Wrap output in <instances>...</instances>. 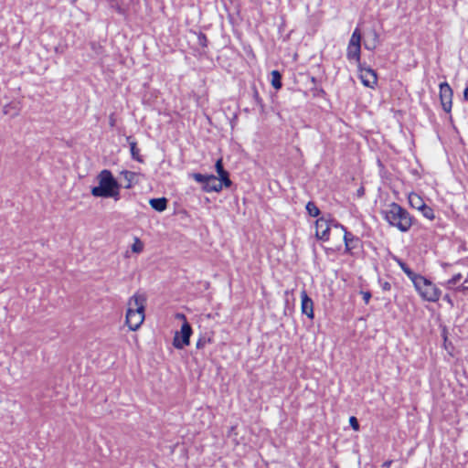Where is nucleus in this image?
I'll return each mask as SVG.
<instances>
[{"label":"nucleus","instance_id":"34","mask_svg":"<svg viewBox=\"0 0 468 468\" xmlns=\"http://www.w3.org/2000/svg\"><path fill=\"white\" fill-rule=\"evenodd\" d=\"M361 293L363 295V300H364L365 303L367 304L372 296L370 292H361Z\"/></svg>","mask_w":468,"mask_h":468},{"label":"nucleus","instance_id":"11","mask_svg":"<svg viewBox=\"0 0 468 468\" xmlns=\"http://www.w3.org/2000/svg\"><path fill=\"white\" fill-rule=\"evenodd\" d=\"M216 171L218 175V181L222 183L223 186L230 187L232 186V181L229 178V173L224 168L222 159H218L215 164Z\"/></svg>","mask_w":468,"mask_h":468},{"label":"nucleus","instance_id":"24","mask_svg":"<svg viewBox=\"0 0 468 468\" xmlns=\"http://www.w3.org/2000/svg\"><path fill=\"white\" fill-rule=\"evenodd\" d=\"M362 35L360 29L356 27L350 37L348 45L350 46H361Z\"/></svg>","mask_w":468,"mask_h":468},{"label":"nucleus","instance_id":"35","mask_svg":"<svg viewBox=\"0 0 468 468\" xmlns=\"http://www.w3.org/2000/svg\"><path fill=\"white\" fill-rule=\"evenodd\" d=\"M442 299L443 301L447 302L452 307L454 305L453 301L449 294H445Z\"/></svg>","mask_w":468,"mask_h":468},{"label":"nucleus","instance_id":"21","mask_svg":"<svg viewBox=\"0 0 468 468\" xmlns=\"http://www.w3.org/2000/svg\"><path fill=\"white\" fill-rule=\"evenodd\" d=\"M463 278L461 273H457L453 275L451 279H449L447 282L441 283L442 286H444L448 290H452L457 286V284L460 282L461 279Z\"/></svg>","mask_w":468,"mask_h":468},{"label":"nucleus","instance_id":"22","mask_svg":"<svg viewBox=\"0 0 468 468\" xmlns=\"http://www.w3.org/2000/svg\"><path fill=\"white\" fill-rule=\"evenodd\" d=\"M121 175L124 177V179L127 182V184L124 186V188H126V189L132 188L133 181L134 177L136 176V173L131 172L128 170H123L121 172Z\"/></svg>","mask_w":468,"mask_h":468},{"label":"nucleus","instance_id":"39","mask_svg":"<svg viewBox=\"0 0 468 468\" xmlns=\"http://www.w3.org/2000/svg\"><path fill=\"white\" fill-rule=\"evenodd\" d=\"M463 99L468 101V86L465 87L463 90Z\"/></svg>","mask_w":468,"mask_h":468},{"label":"nucleus","instance_id":"29","mask_svg":"<svg viewBox=\"0 0 468 468\" xmlns=\"http://www.w3.org/2000/svg\"><path fill=\"white\" fill-rule=\"evenodd\" d=\"M197 43L202 48H207V47L208 40H207V37L206 34H204L203 32H199L197 34Z\"/></svg>","mask_w":468,"mask_h":468},{"label":"nucleus","instance_id":"16","mask_svg":"<svg viewBox=\"0 0 468 468\" xmlns=\"http://www.w3.org/2000/svg\"><path fill=\"white\" fill-rule=\"evenodd\" d=\"M149 204L157 212H163L167 208L168 199L165 197L151 198Z\"/></svg>","mask_w":468,"mask_h":468},{"label":"nucleus","instance_id":"17","mask_svg":"<svg viewBox=\"0 0 468 468\" xmlns=\"http://www.w3.org/2000/svg\"><path fill=\"white\" fill-rule=\"evenodd\" d=\"M126 140L129 143L132 158L139 163H144V158L140 154V150L137 147V143L134 140H133L131 136H128Z\"/></svg>","mask_w":468,"mask_h":468},{"label":"nucleus","instance_id":"42","mask_svg":"<svg viewBox=\"0 0 468 468\" xmlns=\"http://www.w3.org/2000/svg\"><path fill=\"white\" fill-rule=\"evenodd\" d=\"M116 11L119 13V14H123L124 13V10L120 6V5H116Z\"/></svg>","mask_w":468,"mask_h":468},{"label":"nucleus","instance_id":"26","mask_svg":"<svg viewBox=\"0 0 468 468\" xmlns=\"http://www.w3.org/2000/svg\"><path fill=\"white\" fill-rule=\"evenodd\" d=\"M132 251L134 253H141L144 250V243L141 241V239L137 237L134 238V242L133 243Z\"/></svg>","mask_w":468,"mask_h":468},{"label":"nucleus","instance_id":"23","mask_svg":"<svg viewBox=\"0 0 468 468\" xmlns=\"http://www.w3.org/2000/svg\"><path fill=\"white\" fill-rule=\"evenodd\" d=\"M305 209L308 215L313 218H317L321 213L320 209L314 201H309L305 206Z\"/></svg>","mask_w":468,"mask_h":468},{"label":"nucleus","instance_id":"19","mask_svg":"<svg viewBox=\"0 0 468 468\" xmlns=\"http://www.w3.org/2000/svg\"><path fill=\"white\" fill-rule=\"evenodd\" d=\"M252 90V101L259 108V112L261 113L264 112L265 105L263 103L262 98L260 96L257 87L253 84L251 87Z\"/></svg>","mask_w":468,"mask_h":468},{"label":"nucleus","instance_id":"28","mask_svg":"<svg viewBox=\"0 0 468 468\" xmlns=\"http://www.w3.org/2000/svg\"><path fill=\"white\" fill-rule=\"evenodd\" d=\"M209 175H203L200 173H194L192 175V177L197 182L202 184L203 186L206 185V182L207 181V177Z\"/></svg>","mask_w":468,"mask_h":468},{"label":"nucleus","instance_id":"8","mask_svg":"<svg viewBox=\"0 0 468 468\" xmlns=\"http://www.w3.org/2000/svg\"><path fill=\"white\" fill-rule=\"evenodd\" d=\"M345 252L354 255L362 247L361 239L349 231L344 234Z\"/></svg>","mask_w":468,"mask_h":468},{"label":"nucleus","instance_id":"10","mask_svg":"<svg viewBox=\"0 0 468 468\" xmlns=\"http://www.w3.org/2000/svg\"><path fill=\"white\" fill-rule=\"evenodd\" d=\"M301 310L302 314H305L308 318H314V302L308 296L305 290L301 292Z\"/></svg>","mask_w":468,"mask_h":468},{"label":"nucleus","instance_id":"25","mask_svg":"<svg viewBox=\"0 0 468 468\" xmlns=\"http://www.w3.org/2000/svg\"><path fill=\"white\" fill-rule=\"evenodd\" d=\"M419 211L421 212L422 216L430 220H433L435 218L434 210L428 205H424Z\"/></svg>","mask_w":468,"mask_h":468},{"label":"nucleus","instance_id":"41","mask_svg":"<svg viewBox=\"0 0 468 468\" xmlns=\"http://www.w3.org/2000/svg\"><path fill=\"white\" fill-rule=\"evenodd\" d=\"M176 318L182 319V320H184V322L186 321V317L184 314H177Z\"/></svg>","mask_w":468,"mask_h":468},{"label":"nucleus","instance_id":"27","mask_svg":"<svg viewBox=\"0 0 468 468\" xmlns=\"http://www.w3.org/2000/svg\"><path fill=\"white\" fill-rule=\"evenodd\" d=\"M211 343V338L207 335H200L197 339L196 346L197 349L204 348L207 344Z\"/></svg>","mask_w":468,"mask_h":468},{"label":"nucleus","instance_id":"2","mask_svg":"<svg viewBox=\"0 0 468 468\" xmlns=\"http://www.w3.org/2000/svg\"><path fill=\"white\" fill-rule=\"evenodd\" d=\"M99 185L91 187L90 193L95 197L120 199L121 185L111 170L103 169L97 176Z\"/></svg>","mask_w":468,"mask_h":468},{"label":"nucleus","instance_id":"4","mask_svg":"<svg viewBox=\"0 0 468 468\" xmlns=\"http://www.w3.org/2000/svg\"><path fill=\"white\" fill-rule=\"evenodd\" d=\"M413 285L424 301L436 303L441 295V291L431 281L422 275L416 279Z\"/></svg>","mask_w":468,"mask_h":468},{"label":"nucleus","instance_id":"6","mask_svg":"<svg viewBox=\"0 0 468 468\" xmlns=\"http://www.w3.org/2000/svg\"><path fill=\"white\" fill-rule=\"evenodd\" d=\"M440 101L443 111L450 113L452 107L453 91L448 82L444 81L440 83Z\"/></svg>","mask_w":468,"mask_h":468},{"label":"nucleus","instance_id":"7","mask_svg":"<svg viewBox=\"0 0 468 468\" xmlns=\"http://www.w3.org/2000/svg\"><path fill=\"white\" fill-rule=\"evenodd\" d=\"M357 69L360 73V80L366 87L372 88L378 82L376 71L367 66L366 63L357 64Z\"/></svg>","mask_w":468,"mask_h":468},{"label":"nucleus","instance_id":"12","mask_svg":"<svg viewBox=\"0 0 468 468\" xmlns=\"http://www.w3.org/2000/svg\"><path fill=\"white\" fill-rule=\"evenodd\" d=\"M206 185L202 186L204 192H220L223 188L222 183L218 181V177L214 175H209Z\"/></svg>","mask_w":468,"mask_h":468},{"label":"nucleus","instance_id":"15","mask_svg":"<svg viewBox=\"0 0 468 468\" xmlns=\"http://www.w3.org/2000/svg\"><path fill=\"white\" fill-rule=\"evenodd\" d=\"M361 55V46H347L346 49V58L349 61H355L357 64L361 63L360 61Z\"/></svg>","mask_w":468,"mask_h":468},{"label":"nucleus","instance_id":"38","mask_svg":"<svg viewBox=\"0 0 468 468\" xmlns=\"http://www.w3.org/2000/svg\"><path fill=\"white\" fill-rule=\"evenodd\" d=\"M391 463L392 460H388L382 463L381 468H389Z\"/></svg>","mask_w":468,"mask_h":468},{"label":"nucleus","instance_id":"5","mask_svg":"<svg viewBox=\"0 0 468 468\" xmlns=\"http://www.w3.org/2000/svg\"><path fill=\"white\" fill-rule=\"evenodd\" d=\"M192 334L193 330L191 324L187 321H185L182 324L180 331L176 332L173 340V346L176 349H183L185 346L190 344V336Z\"/></svg>","mask_w":468,"mask_h":468},{"label":"nucleus","instance_id":"40","mask_svg":"<svg viewBox=\"0 0 468 468\" xmlns=\"http://www.w3.org/2000/svg\"><path fill=\"white\" fill-rule=\"evenodd\" d=\"M310 81L313 83L314 86H317L318 80L315 77H311Z\"/></svg>","mask_w":468,"mask_h":468},{"label":"nucleus","instance_id":"3","mask_svg":"<svg viewBox=\"0 0 468 468\" xmlns=\"http://www.w3.org/2000/svg\"><path fill=\"white\" fill-rule=\"evenodd\" d=\"M144 295L134 294L129 300V308L126 313V324L132 331H136L144 320Z\"/></svg>","mask_w":468,"mask_h":468},{"label":"nucleus","instance_id":"9","mask_svg":"<svg viewBox=\"0 0 468 468\" xmlns=\"http://www.w3.org/2000/svg\"><path fill=\"white\" fill-rule=\"evenodd\" d=\"M316 233L315 236L318 239L327 241L330 237L331 225L324 217L319 218L315 221Z\"/></svg>","mask_w":468,"mask_h":468},{"label":"nucleus","instance_id":"14","mask_svg":"<svg viewBox=\"0 0 468 468\" xmlns=\"http://www.w3.org/2000/svg\"><path fill=\"white\" fill-rule=\"evenodd\" d=\"M393 260L397 262V264L400 267L403 272L407 275V277L412 282H416V279L420 275L415 273L406 262H404L400 258L397 256H393Z\"/></svg>","mask_w":468,"mask_h":468},{"label":"nucleus","instance_id":"20","mask_svg":"<svg viewBox=\"0 0 468 468\" xmlns=\"http://www.w3.org/2000/svg\"><path fill=\"white\" fill-rule=\"evenodd\" d=\"M271 74V86L276 90H279L282 87V75L277 69L272 70Z\"/></svg>","mask_w":468,"mask_h":468},{"label":"nucleus","instance_id":"30","mask_svg":"<svg viewBox=\"0 0 468 468\" xmlns=\"http://www.w3.org/2000/svg\"><path fill=\"white\" fill-rule=\"evenodd\" d=\"M311 90L313 91V95L314 97H322L323 98L326 95V92L324 91V90L318 86H313L311 88Z\"/></svg>","mask_w":468,"mask_h":468},{"label":"nucleus","instance_id":"32","mask_svg":"<svg viewBox=\"0 0 468 468\" xmlns=\"http://www.w3.org/2000/svg\"><path fill=\"white\" fill-rule=\"evenodd\" d=\"M331 227H334V228H336V229H341L343 231H344V234L346 233V231H347L346 228L342 225L341 223H339L338 221H336L335 219H330L328 220Z\"/></svg>","mask_w":468,"mask_h":468},{"label":"nucleus","instance_id":"13","mask_svg":"<svg viewBox=\"0 0 468 468\" xmlns=\"http://www.w3.org/2000/svg\"><path fill=\"white\" fill-rule=\"evenodd\" d=\"M379 44V34L376 29L370 30L364 41V47L367 50H374Z\"/></svg>","mask_w":468,"mask_h":468},{"label":"nucleus","instance_id":"1","mask_svg":"<svg viewBox=\"0 0 468 468\" xmlns=\"http://www.w3.org/2000/svg\"><path fill=\"white\" fill-rule=\"evenodd\" d=\"M381 215L389 226L403 233L408 232L416 221L415 218L406 208L396 202L388 204L381 210Z\"/></svg>","mask_w":468,"mask_h":468},{"label":"nucleus","instance_id":"18","mask_svg":"<svg viewBox=\"0 0 468 468\" xmlns=\"http://www.w3.org/2000/svg\"><path fill=\"white\" fill-rule=\"evenodd\" d=\"M409 204L412 208L420 210L426 203L417 193H410L408 197Z\"/></svg>","mask_w":468,"mask_h":468},{"label":"nucleus","instance_id":"37","mask_svg":"<svg viewBox=\"0 0 468 468\" xmlns=\"http://www.w3.org/2000/svg\"><path fill=\"white\" fill-rule=\"evenodd\" d=\"M381 286H382V289H383L384 291H388V290H390V288H391L390 283H389V282H385L384 283H382V285H381Z\"/></svg>","mask_w":468,"mask_h":468},{"label":"nucleus","instance_id":"31","mask_svg":"<svg viewBox=\"0 0 468 468\" xmlns=\"http://www.w3.org/2000/svg\"><path fill=\"white\" fill-rule=\"evenodd\" d=\"M349 424L354 431H359L360 425H359L358 420L355 416H351L349 418Z\"/></svg>","mask_w":468,"mask_h":468},{"label":"nucleus","instance_id":"33","mask_svg":"<svg viewBox=\"0 0 468 468\" xmlns=\"http://www.w3.org/2000/svg\"><path fill=\"white\" fill-rule=\"evenodd\" d=\"M452 290H454L455 292H462L465 293L466 292H468V285L463 282L462 284L456 286Z\"/></svg>","mask_w":468,"mask_h":468},{"label":"nucleus","instance_id":"36","mask_svg":"<svg viewBox=\"0 0 468 468\" xmlns=\"http://www.w3.org/2000/svg\"><path fill=\"white\" fill-rule=\"evenodd\" d=\"M364 194H365V189H364V187H363V186H360V187L357 189V191H356V195H357V197H363V196H364Z\"/></svg>","mask_w":468,"mask_h":468}]
</instances>
